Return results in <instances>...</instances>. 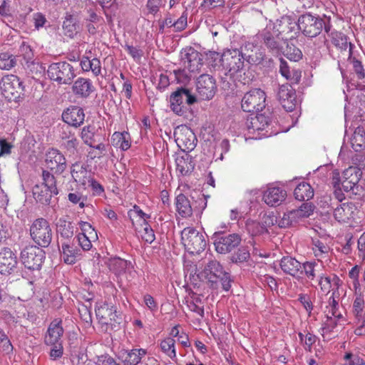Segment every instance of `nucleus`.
Returning <instances> with one entry per match:
<instances>
[{
  "label": "nucleus",
  "mask_w": 365,
  "mask_h": 365,
  "mask_svg": "<svg viewBox=\"0 0 365 365\" xmlns=\"http://www.w3.org/2000/svg\"><path fill=\"white\" fill-rule=\"evenodd\" d=\"M19 53L24 58L26 64L33 63L34 61V53L30 45L23 41L19 47Z\"/></svg>",
  "instance_id": "55"
},
{
  "label": "nucleus",
  "mask_w": 365,
  "mask_h": 365,
  "mask_svg": "<svg viewBox=\"0 0 365 365\" xmlns=\"http://www.w3.org/2000/svg\"><path fill=\"white\" fill-rule=\"evenodd\" d=\"M242 57L251 64H260L264 57V52L257 46L256 43L251 41L246 42L242 47L241 51Z\"/></svg>",
  "instance_id": "23"
},
{
  "label": "nucleus",
  "mask_w": 365,
  "mask_h": 365,
  "mask_svg": "<svg viewBox=\"0 0 365 365\" xmlns=\"http://www.w3.org/2000/svg\"><path fill=\"white\" fill-rule=\"evenodd\" d=\"M245 58L240 50H227L221 56L220 63L227 76L234 77L244 68Z\"/></svg>",
  "instance_id": "9"
},
{
  "label": "nucleus",
  "mask_w": 365,
  "mask_h": 365,
  "mask_svg": "<svg viewBox=\"0 0 365 365\" xmlns=\"http://www.w3.org/2000/svg\"><path fill=\"white\" fill-rule=\"evenodd\" d=\"M78 245L83 250L88 251L92 247L91 237L84 234H78L76 236Z\"/></svg>",
  "instance_id": "62"
},
{
  "label": "nucleus",
  "mask_w": 365,
  "mask_h": 365,
  "mask_svg": "<svg viewBox=\"0 0 365 365\" xmlns=\"http://www.w3.org/2000/svg\"><path fill=\"white\" fill-rule=\"evenodd\" d=\"M279 73L287 80L292 81V83H297L300 78V73L291 70L287 62L283 58H279Z\"/></svg>",
  "instance_id": "44"
},
{
  "label": "nucleus",
  "mask_w": 365,
  "mask_h": 365,
  "mask_svg": "<svg viewBox=\"0 0 365 365\" xmlns=\"http://www.w3.org/2000/svg\"><path fill=\"white\" fill-rule=\"evenodd\" d=\"M182 244L187 252L199 254L205 250L207 242L203 233L194 227H186L181 232Z\"/></svg>",
  "instance_id": "8"
},
{
  "label": "nucleus",
  "mask_w": 365,
  "mask_h": 365,
  "mask_svg": "<svg viewBox=\"0 0 365 365\" xmlns=\"http://www.w3.org/2000/svg\"><path fill=\"white\" fill-rule=\"evenodd\" d=\"M287 21V19L277 20L275 22L270 20L255 36L257 40L274 56L282 55L285 41L282 36L284 31L282 26L289 24Z\"/></svg>",
  "instance_id": "1"
},
{
  "label": "nucleus",
  "mask_w": 365,
  "mask_h": 365,
  "mask_svg": "<svg viewBox=\"0 0 365 365\" xmlns=\"http://www.w3.org/2000/svg\"><path fill=\"white\" fill-rule=\"evenodd\" d=\"M266 94L260 88H253L247 91L241 101V106L245 112H259L266 106Z\"/></svg>",
  "instance_id": "12"
},
{
  "label": "nucleus",
  "mask_w": 365,
  "mask_h": 365,
  "mask_svg": "<svg viewBox=\"0 0 365 365\" xmlns=\"http://www.w3.org/2000/svg\"><path fill=\"white\" fill-rule=\"evenodd\" d=\"M175 343V340L170 337L165 339L160 343V349L162 351L172 359H176Z\"/></svg>",
  "instance_id": "53"
},
{
  "label": "nucleus",
  "mask_w": 365,
  "mask_h": 365,
  "mask_svg": "<svg viewBox=\"0 0 365 365\" xmlns=\"http://www.w3.org/2000/svg\"><path fill=\"white\" fill-rule=\"evenodd\" d=\"M287 197V192L282 187L276 186L268 188L263 193L262 200L270 207L281 205Z\"/></svg>",
  "instance_id": "28"
},
{
  "label": "nucleus",
  "mask_w": 365,
  "mask_h": 365,
  "mask_svg": "<svg viewBox=\"0 0 365 365\" xmlns=\"http://www.w3.org/2000/svg\"><path fill=\"white\" fill-rule=\"evenodd\" d=\"M96 365H122L108 354L97 356L95 360Z\"/></svg>",
  "instance_id": "58"
},
{
  "label": "nucleus",
  "mask_w": 365,
  "mask_h": 365,
  "mask_svg": "<svg viewBox=\"0 0 365 365\" xmlns=\"http://www.w3.org/2000/svg\"><path fill=\"white\" fill-rule=\"evenodd\" d=\"M84 118L83 108L76 106L68 107L62 113V119L68 126L80 127L83 123Z\"/></svg>",
  "instance_id": "25"
},
{
  "label": "nucleus",
  "mask_w": 365,
  "mask_h": 365,
  "mask_svg": "<svg viewBox=\"0 0 365 365\" xmlns=\"http://www.w3.org/2000/svg\"><path fill=\"white\" fill-rule=\"evenodd\" d=\"M250 258V251L246 247H241L230 256V260L235 264L247 262Z\"/></svg>",
  "instance_id": "52"
},
{
  "label": "nucleus",
  "mask_w": 365,
  "mask_h": 365,
  "mask_svg": "<svg viewBox=\"0 0 365 365\" xmlns=\"http://www.w3.org/2000/svg\"><path fill=\"white\" fill-rule=\"evenodd\" d=\"M143 232L141 234L142 239L147 243H152L155 239V234L151 227L145 222Z\"/></svg>",
  "instance_id": "63"
},
{
  "label": "nucleus",
  "mask_w": 365,
  "mask_h": 365,
  "mask_svg": "<svg viewBox=\"0 0 365 365\" xmlns=\"http://www.w3.org/2000/svg\"><path fill=\"white\" fill-rule=\"evenodd\" d=\"M341 175L343 182L346 181H348V182H359L362 172L357 167L350 166L345 169Z\"/></svg>",
  "instance_id": "49"
},
{
  "label": "nucleus",
  "mask_w": 365,
  "mask_h": 365,
  "mask_svg": "<svg viewBox=\"0 0 365 365\" xmlns=\"http://www.w3.org/2000/svg\"><path fill=\"white\" fill-rule=\"evenodd\" d=\"M78 144L79 141L76 138H71V139L61 143V147L70 155H75L78 152Z\"/></svg>",
  "instance_id": "57"
},
{
  "label": "nucleus",
  "mask_w": 365,
  "mask_h": 365,
  "mask_svg": "<svg viewBox=\"0 0 365 365\" xmlns=\"http://www.w3.org/2000/svg\"><path fill=\"white\" fill-rule=\"evenodd\" d=\"M96 315L99 323L106 326V330H114L118 327L122 319L117 314L116 309L106 303H103L96 307Z\"/></svg>",
  "instance_id": "11"
},
{
  "label": "nucleus",
  "mask_w": 365,
  "mask_h": 365,
  "mask_svg": "<svg viewBox=\"0 0 365 365\" xmlns=\"http://www.w3.org/2000/svg\"><path fill=\"white\" fill-rule=\"evenodd\" d=\"M176 142L182 152H188L189 153L195 148L197 139L191 130L186 129L185 133H181L177 137Z\"/></svg>",
  "instance_id": "38"
},
{
  "label": "nucleus",
  "mask_w": 365,
  "mask_h": 365,
  "mask_svg": "<svg viewBox=\"0 0 365 365\" xmlns=\"http://www.w3.org/2000/svg\"><path fill=\"white\" fill-rule=\"evenodd\" d=\"M75 238L71 241L61 242V245H58L61 257L67 264H73L80 259L81 256V250L75 245Z\"/></svg>",
  "instance_id": "22"
},
{
  "label": "nucleus",
  "mask_w": 365,
  "mask_h": 365,
  "mask_svg": "<svg viewBox=\"0 0 365 365\" xmlns=\"http://www.w3.org/2000/svg\"><path fill=\"white\" fill-rule=\"evenodd\" d=\"M176 170L182 175L190 173L195 168V163L192 155L188 152L179 153L175 159Z\"/></svg>",
  "instance_id": "34"
},
{
  "label": "nucleus",
  "mask_w": 365,
  "mask_h": 365,
  "mask_svg": "<svg viewBox=\"0 0 365 365\" xmlns=\"http://www.w3.org/2000/svg\"><path fill=\"white\" fill-rule=\"evenodd\" d=\"M202 264H205V267L201 274L212 288L217 289L219 284H221L225 291H228L230 289V274L225 271L220 263L213 257L211 253H205Z\"/></svg>",
  "instance_id": "2"
},
{
  "label": "nucleus",
  "mask_w": 365,
  "mask_h": 365,
  "mask_svg": "<svg viewBox=\"0 0 365 365\" xmlns=\"http://www.w3.org/2000/svg\"><path fill=\"white\" fill-rule=\"evenodd\" d=\"M312 250L317 260L322 262L321 259L326 257L330 250V247L327 243L320 240L315 239L312 240Z\"/></svg>",
  "instance_id": "46"
},
{
  "label": "nucleus",
  "mask_w": 365,
  "mask_h": 365,
  "mask_svg": "<svg viewBox=\"0 0 365 365\" xmlns=\"http://www.w3.org/2000/svg\"><path fill=\"white\" fill-rule=\"evenodd\" d=\"M263 222H259L253 220L246 221V230L252 236H258L267 232V226L273 225L272 220L267 214L262 217Z\"/></svg>",
  "instance_id": "30"
},
{
  "label": "nucleus",
  "mask_w": 365,
  "mask_h": 365,
  "mask_svg": "<svg viewBox=\"0 0 365 365\" xmlns=\"http://www.w3.org/2000/svg\"><path fill=\"white\" fill-rule=\"evenodd\" d=\"M344 365H365V360L358 354L346 353L344 356Z\"/></svg>",
  "instance_id": "59"
},
{
  "label": "nucleus",
  "mask_w": 365,
  "mask_h": 365,
  "mask_svg": "<svg viewBox=\"0 0 365 365\" xmlns=\"http://www.w3.org/2000/svg\"><path fill=\"white\" fill-rule=\"evenodd\" d=\"M277 98L282 106L287 111L294 110L297 104L296 91L292 86L288 83L283 84L279 87Z\"/></svg>",
  "instance_id": "21"
},
{
  "label": "nucleus",
  "mask_w": 365,
  "mask_h": 365,
  "mask_svg": "<svg viewBox=\"0 0 365 365\" xmlns=\"http://www.w3.org/2000/svg\"><path fill=\"white\" fill-rule=\"evenodd\" d=\"M339 297V289L332 290L331 294L329 298V305L326 307V314H341L339 310L338 299Z\"/></svg>",
  "instance_id": "54"
},
{
  "label": "nucleus",
  "mask_w": 365,
  "mask_h": 365,
  "mask_svg": "<svg viewBox=\"0 0 365 365\" xmlns=\"http://www.w3.org/2000/svg\"><path fill=\"white\" fill-rule=\"evenodd\" d=\"M282 270L286 274H289L294 278L302 277V263L299 262L295 258L290 256L283 257L279 263Z\"/></svg>",
  "instance_id": "29"
},
{
  "label": "nucleus",
  "mask_w": 365,
  "mask_h": 365,
  "mask_svg": "<svg viewBox=\"0 0 365 365\" xmlns=\"http://www.w3.org/2000/svg\"><path fill=\"white\" fill-rule=\"evenodd\" d=\"M32 21L36 30H39L40 29L44 27L48 23L46 16L41 12L34 13L32 15Z\"/></svg>",
  "instance_id": "61"
},
{
  "label": "nucleus",
  "mask_w": 365,
  "mask_h": 365,
  "mask_svg": "<svg viewBox=\"0 0 365 365\" xmlns=\"http://www.w3.org/2000/svg\"><path fill=\"white\" fill-rule=\"evenodd\" d=\"M56 232L60 235L61 242L63 240L70 241L74 235V226L73 222L69 220V217H62L58 219L56 223Z\"/></svg>",
  "instance_id": "35"
},
{
  "label": "nucleus",
  "mask_w": 365,
  "mask_h": 365,
  "mask_svg": "<svg viewBox=\"0 0 365 365\" xmlns=\"http://www.w3.org/2000/svg\"><path fill=\"white\" fill-rule=\"evenodd\" d=\"M113 144L123 150H127L130 147L129 134L128 133L115 132L111 138Z\"/></svg>",
  "instance_id": "50"
},
{
  "label": "nucleus",
  "mask_w": 365,
  "mask_h": 365,
  "mask_svg": "<svg viewBox=\"0 0 365 365\" xmlns=\"http://www.w3.org/2000/svg\"><path fill=\"white\" fill-rule=\"evenodd\" d=\"M33 240L41 247H47L52 240V230L48 222L43 218L36 219L30 227Z\"/></svg>",
  "instance_id": "10"
},
{
  "label": "nucleus",
  "mask_w": 365,
  "mask_h": 365,
  "mask_svg": "<svg viewBox=\"0 0 365 365\" xmlns=\"http://www.w3.org/2000/svg\"><path fill=\"white\" fill-rule=\"evenodd\" d=\"M324 272L325 270L322 262L310 260L302 263V275L304 274L309 282L316 281Z\"/></svg>",
  "instance_id": "27"
},
{
  "label": "nucleus",
  "mask_w": 365,
  "mask_h": 365,
  "mask_svg": "<svg viewBox=\"0 0 365 365\" xmlns=\"http://www.w3.org/2000/svg\"><path fill=\"white\" fill-rule=\"evenodd\" d=\"M109 269L116 275H120L123 273L128 272L131 274L133 271V266L130 261L121 259L120 257H110L105 261Z\"/></svg>",
  "instance_id": "31"
},
{
  "label": "nucleus",
  "mask_w": 365,
  "mask_h": 365,
  "mask_svg": "<svg viewBox=\"0 0 365 365\" xmlns=\"http://www.w3.org/2000/svg\"><path fill=\"white\" fill-rule=\"evenodd\" d=\"M87 165L81 163H75L71 168V175L75 182H96L91 178L92 173L87 170Z\"/></svg>",
  "instance_id": "36"
},
{
  "label": "nucleus",
  "mask_w": 365,
  "mask_h": 365,
  "mask_svg": "<svg viewBox=\"0 0 365 365\" xmlns=\"http://www.w3.org/2000/svg\"><path fill=\"white\" fill-rule=\"evenodd\" d=\"M316 282H317L320 290L327 294L330 292L332 287H334L332 290L339 289L343 283L337 275L334 274L333 277H331L328 276L325 272L317 279Z\"/></svg>",
  "instance_id": "33"
},
{
  "label": "nucleus",
  "mask_w": 365,
  "mask_h": 365,
  "mask_svg": "<svg viewBox=\"0 0 365 365\" xmlns=\"http://www.w3.org/2000/svg\"><path fill=\"white\" fill-rule=\"evenodd\" d=\"M17 257L15 253L9 247L0 249V273L11 274L17 269Z\"/></svg>",
  "instance_id": "20"
},
{
  "label": "nucleus",
  "mask_w": 365,
  "mask_h": 365,
  "mask_svg": "<svg viewBox=\"0 0 365 365\" xmlns=\"http://www.w3.org/2000/svg\"><path fill=\"white\" fill-rule=\"evenodd\" d=\"M354 45L353 43H349V61L353 66V70L356 75V77L359 80H362L365 78V69L362 65V63L359 61L356 57H353V48Z\"/></svg>",
  "instance_id": "47"
},
{
  "label": "nucleus",
  "mask_w": 365,
  "mask_h": 365,
  "mask_svg": "<svg viewBox=\"0 0 365 365\" xmlns=\"http://www.w3.org/2000/svg\"><path fill=\"white\" fill-rule=\"evenodd\" d=\"M351 143L356 151H360L365 148V133L364 125L358 126L351 137Z\"/></svg>",
  "instance_id": "45"
},
{
  "label": "nucleus",
  "mask_w": 365,
  "mask_h": 365,
  "mask_svg": "<svg viewBox=\"0 0 365 365\" xmlns=\"http://www.w3.org/2000/svg\"><path fill=\"white\" fill-rule=\"evenodd\" d=\"M78 24L77 18L71 14H66L63 21V31L65 36L73 38L78 33Z\"/></svg>",
  "instance_id": "40"
},
{
  "label": "nucleus",
  "mask_w": 365,
  "mask_h": 365,
  "mask_svg": "<svg viewBox=\"0 0 365 365\" xmlns=\"http://www.w3.org/2000/svg\"><path fill=\"white\" fill-rule=\"evenodd\" d=\"M47 75L50 80L65 85H70L76 76L73 66L66 61L51 63L48 68Z\"/></svg>",
  "instance_id": "7"
},
{
  "label": "nucleus",
  "mask_w": 365,
  "mask_h": 365,
  "mask_svg": "<svg viewBox=\"0 0 365 365\" xmlns=\"http://www.w3.org/2000/svg\"><path fill=\"white\" fill-rule=\"evenodd\" d=\"M14 346L5 333L4 330L0 327V350L5 354H9L13 351Z\"/></svg>",
  "instance_id": "56"
},
{
  "label": "nucleus",
  "mask_w": 365,
  "mask_h": 365,
  "mask_svg": "<svg viewBox=\"0 0 365 365\" xmlns=\"http://www.w3.org/2000/svg\"><path fill=\"white\" fill-rule=\"evenodd\" d=\"M197 101V97L186 88H178L170 96V108L175 114L183 115L187 113L188 106Z\"/></svg>",
  "instance_id": "5"
},
{
  "label": "nucleus",
  "mask_w": 365,
  "mask_h": 365,
  "mask_svg": "<svg viewBox=\"0 0 365 365\" xmlns=\"http://www.w3.org/2000/svg\"><path fill=\"white\" fill-rule=\"evenodd\" d=\"M241 240V237L238 234L218 235L215 237L214 245L217 252L226 254L237 247L240 244Z\"/></svg>",
  "instance_id": "17"
},
{
  "label": "nucleus",
  "mask_w": 365,
  "mask_h": 365,
  "mask_svg": "<svg viewBox=\"0 0 365 365\" xmlns=\"http://www.w3.org/2000/svg\"><path fill=\"white\" fill-rule=\"evenodd\" d=\"M314 209L315 206L312 202H304L299 208L284 213L280 221V226L289 227L297 223L300 220L311 216Z\"/></svg>",
  "instance_id": "13"
},
{
  "label": "nucleus",
  "mask_w": 365,
  "mask_h": 365,
  "mask_svg": "<svg viewBox=\"0 0 365 365\" xmlns=\"http://www.w3.org/2000/svg\"><path fill=\"white\" fill-rule=\"evenodd\" d=\"M45 162L47 168L56 174L62 173L66 168V160L64 155L55 148L48 150Z\"/></svg>",
  "instance_id": "19"
},
{
  "label": "nucleus",
  "mask_w": 365,
  "mask_h": 365,
  "mask_svg": "<svg viewBox=\"0 0 365 365\" xmlns=\"http://www.w3.org/2000/svg\"><path fill=\"white\" fill-rule=\"evenodd\" d=\"M43 250L36 246L25 247L21 252V259L26 268L30 270H39L44 259Z\"/></svg>",
  "instance_id": "14"
},
{
  "label": "nucleus",
  "mask_w": 365,
  "mask_h": 365,
  "mask_svg": "<svg viewBox=\"0 0 365 365\" xmlns=\"http://www.w3.org/2000/svg\"><path fill=\"white\" fill-rule=\"evenodd\" d=\"M196 91L200 100L212 99L217 91L215 79L208 74L200 75L197 79Z\"/></svg>",
  "instance_id": "15"
},
{
  "label": "nucleus",
  "mask_w": 365,
  "mask_h": 365,
  "mask_svg": "<svg viewBox=\"0 0 365 365\" xmlns=\"http://www.w3.org/2000/svg\"><path fill=\"white\" fill-rule=\"evenodd\" d=\"M331 17L323 15H313L306 12L300 15L297 20V27L302 33L308 38H314L319 36L323 29L329 34L331 31Z\"/></svg>",
  "instance_id": "3"
},
{
  "label": "nucleus",
  "mask_w": 365,
  "mask_h": 365,
  "mask_svg": "<svg viewBox=\"0 0 365 365\" xmlns=\"http://www.w3.org/2000/svg\"><path fill=\"white\" fill-rule=\"evenodd\" d=\"M276 121L273 119L272 115L270 113L262 114H257L251 117L246 122L247 128L250 133L255 134V132H259L262 137H270L279 133L276 129H274Z\"/></svg>",
  "instance_id": "4"
},
{
  "label": "nucleus",
  "mask_w": 365,
  "mask_h": 365,
  "mask_svg": "<svg viewBox=\"0 0 365 365\" xmlns=\"http://www.w3.org/2000/svg\"><path fill=\"white\" fill-rule=\"evenodd\" d=\"M314 193L311 184H297L294 192L295 198L299 201L309 200L313 197Z\"/></svg>",
  "instance_id": "42"
},
{
  "label": "nucleus",
  "mask_w": 365,
  "mask_h": 365,
  "mask_svg": "<svg viewBox=\"0 0 365 365\" xmlns=\"http://www.w3.org/2000/svg\"><path fill=\"white\" fill-rule=\"evenodd\" d=\"M56 184H35L32 187L34 198L42 204H49L53 195L58 194Z\"/></svg>",
  "instance_id": "24"
},
{
  "label": "nucleus",
  "mask_w": 365,
  "mask_h": 365,
  "mask_svg": "<svg viewBox=\"0 0 365 365\" xmlns=\"http://www.w3.org/2000/svg\"><path fill=\"white\" fill-rule=\"evenodd\" d=\"M0 90L9 101L18 102L24 98V86L23 82L16 75L3 76L0 81Z\"/></svg>",
  "instance_id": "6"
},
{
  "label": "nucleus",
  "mask_w": 365,
  "mask_h": 365,
  "mask_svg": "<svg viewBox=\"0 0 365 365\" xmlns=\"http://www.w3.org/2000/svg\"><path fill=\"white\" fill-rule=\"evenodd\" d=\"M180 56L184 67L191 73L198 71L202 66V53L191 46L183 48Z\"/></svg>",
  "instance_id": "16"
},
{
  "label": "nucleus",
  "mask_w": 365,
  "mask_h": 365,
  "mask_svg": "<svg viewBox=\"0 0 365 365\" xmlns=\"http://www.w3.org/2000/svg\"><path fill=\"white\" fill-rule=\"evenodd\" d=\"M147 354L144 349H133L122 351V365H138L143 356Z\"/></svg>",
  "instance_id": "37"
},
{
  "label": "nucleus",
  "mask_w": 365,
  "mask_h": 365,
  "mask_svg": "<svg viewBox=\"0 0 365 365\" xmlns=\"http://www.w3.org/2000/svg\"><path fill=\"white\" fill-rule=\"evenodd\" d=\"M50 346H51L49 351L50 359L56 361L61 359L63 354V347L62 344H54Z\"/></svg>",
  "instance_id": "60"
},
{
  "label": "nucleus",
  "mask_w": 365,
  "mask_h": 365,
  "mask_svg": "<svg viewBox=\"0 0 365 365\" xmlns=\"http://www.w3.org/2000/svg\"><path fill=\"white\" fill-rule=\"evenodd\" d=\"M99 130H101L93 125L83 127L81 131V138L84 143L89 146H93L96 142H100L101 135L98 133Z\"/></svg>",
  "instance_id": "39"
},
{
  "label": "nucleus",
  "mask_w": 365,
  "mask_h": 365,
  "mask_svg": "<svg viewBox=\"0 0 365 365\" xmlns=\"http://www.w3.org/2000/svg\"><path fill=\"white\" fill-rule=\"evenodd\" d=\"M329 36L331 38V43L341 51H346L347 48H349V43L348 41V37L341 32L332 31Z\"/></svg>",
  "instance_id": "48"
},
{
  "label": "nucleus",
  "mask_w": 365,
  "mask_h": 365,
  "mask_svg": "<svg viewBox=\"0 0 365 365\" xmlns=\"http://www.w3.org/2000/svg\"><path fill=\"white\" fill-rule=\"evenodd\" d=\"M63 332L64 331L62 327V320L59 319H53L48 327L46 334L44 337V343L46 345L62 344L61 337L63 334Z\"/></svg>",
  "instance_id": "26"
},
{
  "label": "nucleus",
  "mask_w": 365,
  "mask_h": 365,
  "mask_svg": "<svg viewBox=\"0 0 365 365\" xmlns=\"http://www.w3.org/2000/svg\"><path fill=\"white\" fill-rule=\"evenodd\" d=\"M176 210L178 214L182 217H190L192 214V208L187 197L180 194L175 199Z\"/></svg>",
  "instance_id": "41"
},
{
  "label": "nucleus",
  "mask_w": 365,
  "mask_h": 365,
  "mask_svg": "<svg viewBox=\"0 0 365 365\" xmlns=\"http://www.w3.org/2000/svg\"><path fill=\"white\" fill-rule=\"evenodd\" d=\"M346 322V320L341 314H326V319L323 322L322 327V336H334V334L338 332L339 328L345 326Z\"/></svg>",
  "instance_id": "18"
},
{
  "label": "nucleus",
  "mask_w": 365,
  "mask_h": 365,
  "mask_svg": "<svg viewBox=\"0 0 365 365\" xmlns=\"http://www.w3.org/2000/svg\"><path fill=\"white\" fill-rule=\"evenodd\" d=\"M284 44H286V48L285 49H282V54L286 56L288 59L297 62L302 58L303 54L302 51L295 45L289 43L287 39H285Z\"/></svg>",
  "instance_id": "43"
},
{
  "label": "nucleus",
  "mask_w": 365,
  "mask_h": 365,
  "mask_svg": "<svg viewBox=\"0 0 365 365\" xmlns=\"http://www.w3.org/2000/svg\"><path fill=\"white\" fill-rule=\"evenodd\" d=\"M78 225L81 230L80 234H84L85 235H88L91 237H97L96 232L90 223L84 221H80Z\"/></svg>",
  "instance_id": "64"
},
{
  "label": "nucleus",
  "mask_w": 365,
  "mask_h": 365,
  "mask_svg": "<svg viewBox=\"0 0 365 365\" xmlns=\"http://www.w3.org/2000/svg\"><path fill=\"white\" fill-rule=\"evenodd\" d=\"M94 91L95 87L91 80L82 77L77 78L72 86L73 94L82 98H87Z\"/></svg>",
  "instance_id": "32"
},
{
  "label": "nucleus",
  "mask_w": 365,
  "mask_h": 365,
  "mask_svg": "<svg viewBox=\"0 0 365 365\" xmlns=\"http://www.w3.org/2000/svg\"><path fill=\"white\" fill-rule=\"evenodd\" d=\"M17 63L16 57L9 52L0 53V69L10 70L13 68Z\"/></svg>",
  "instance_id": "51"
}]
</instances>
